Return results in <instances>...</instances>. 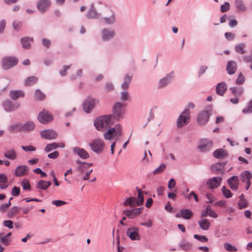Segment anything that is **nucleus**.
<instances>
[{"instance_id":"nucleus-1","label":"nucleus","mask_w":252,"mask_h":252,"mask_svg":"<svg viewBox=\"0 0 252 252\" xmlns=\"http://www.w3.org/2000/svg\"><path fill=\"white\" fill-rule=\"evenodd\" d=\"M114 122L109 115H103L95 119L94 126L98 130L104 131L109 125H112Z\"/></svg>"},{"instance_id":"nucleus-2","label":"nucleus","mask_w":252,"mask_h":252,"mask_svg":"<svg viewBox=\"0 0 252 252\" xmlns=\"http://www.w3.org/2000/svg\"><path fill=\"white\" fill-rule=\"evenodd\" d=\"M125 113V105L121 102L115 103L113 107L112 114L109 115L114 121H120L124 118Z\"/></svg>"},{"instance_id":"nucleus-3","label":"nucleus","mask_w":252,"mask_h":252,"mask_svg":"<svg viewBox=\"0 0 252 252\" xmlns=\"http://www.w3.org/2000/svg\"><path fill=\"white\" fill-rule=\"evenodd\" d=\"M213 112V105H207L204 110L200 111L198 114L197 121L199 125H205L208 121Z\"/></svg>"},{"instance_id":"nucleus-4","label":"nucleus","mask_w":252,"mask_h":252,"mask_svg":"<svg viewBox=\"0 0 252 252\" xmlns=\"http://www.w3.org/2000/svg\"><path fill=\"white\" fill-rule=\"evenodd\" d=\"M89 146L94 152L99 154L103 152L105 143L102 139H95L89 143Z\"/></svg>"},{"instance_id":"nucleus-5","label":"nucleus","mask_w":252,"mask_h":252,"mask_svg":"<svg viewBox=\"0 0 252 252\" xmlns=\"http://www.w3.org/2000/svg\"><path fill=\"white\" fill-rule=\"evenodd\" d=\"M190 110L189 109H185L182 114L179 116L177 121V126L182 127L186 125L190 119Z\"/></svg>"},{"instance_id":"nucleus-6","label":"nucleus","mask_w":252,"mask_h":252,"mask_svg":"<svg viewBox=\"0 0 252 252\" xmlns=\"http://www.w3.org/2000/svg\"><path fill=\"white\" fill-rule=\"evenodd\" d=\"M54 116L52 113L45 109L40 112L37 116L38 121L42 124H47L53 120Z\"/></svg>"},{"instance_id":"nucleus-7","label":"nucleus","mask_w":252,"mask_h":252,"mask_svg":"<svg viewBox=\"0 0 252 252\" xmlns=\"http://www.w3.org/2000/svg\"><path fill=\"white\" fill-rule=\"evenodd\" d=\"M213 145V143L211 140L203 139L199 141L197 149L201 152L206 153L212 149Z\"/></svg>"},{"instance_id":"nucleus-8","label":"nucleus","mask_w":252,"mask_h":252,"mask_svg":"<svg viewBox=\"0 0 252 252\" xmlns=\"http://www.w3.org/2000/svg\"><path fill=\"white\" fill-rule=\"evenodd\" d=\"M18 60L15 57H7L2 59V64L3 68L7 70L17 65Z\"/></svg>"},{"instance_id":"nucleus-9","label":"nucleus","mask_w":252,"mask_h":252,"mask_svg":"<svg viewBox=\"0 0 252 252\" xmlns=\"http://www.w3.org/2000/svg\"><path fill=\"white\" fill-rule=\"evenodd\" d=\"M222 178L220 177H214L209 178L206 182V186L211 189L218 188L221 184Z\"/></svg>"},{"instance_id":"nucleus-10","label":"nucleus","mask_w":252,"mask_h":252,"mask_svg":"<svg viewBox=\"0 0 252 252\" xmlns=\"http://www.w3.org/2000/svg\"><path fill=\"white\" fill-rule=\"evenodd\" d=\"M101 34L103 41H108L114 38L115 32L114 30L109 28H103L101 30Z\"/></svg>"},{"instance_id":"nucleus-11","label":"nucleus","mask_w":252,"mask_h":252,"mask_svg":"<svg viewBox=\"0 0 252 252\" xmlns=\"http://www.w3.org/2000/svg\"><path fill=\"white\" fill-rule=\"evenodd\" d=\"M174 77L173 71H171L170 73L167 74L165 77L159 80L158 86V88L162 89L166 87L170 83L171 81L173 79Z\"/></svg>"},{"instance_id":"nucleus-12","label":"nucleus","mask_w":252,"mask_h":252,"mask_svg":"<svg viewBox=\"0 0 252 252\" xmlns=\"http://www.w3.org/2000/svg\"><path fill=\"white\" fill-rule=\"evenodd\" d=\"M95 104V100L91 97H88L83 103V108L86 113H90Z\"/></svg>"},{"instance_id":"nucleus-13","label":"nucleus","mask_w":252,"mask_h":252,"mask_svg":"<svg viewBox=\"0 0 252 252\" xmlns=\"http://www.w3.org/2000/svg\"><path fill=\"white\" fill-rule=\"evenodd\" d=\"M3 107L6 112H10L18 109L20 107V104L17 102L13 103L9 100H6L3 102Z\"/></svg>"},{"instance_id":"nucleus-14","label":"nucleus","mask_w":252,"mask_h":252,"mask_svg":"<svg viewBox=\"0 0 252 252\" xmlns=\"http://www.w3.org/2000/svg\"><path fill=\"white\" fill-rule=\"evenodd\" d=\"M226 164L225 162H219L212 164L210 167V169L214 173L216 174H224V167Z\"/></svg>"},{"instance_id":"nucleus-15","label":"nucleus","mask_w":252,"mask_h":252,"mask_svg":"<svg viewBox=\"0 0 252 252\" xmlns=\"http://www.w3.org/2000/svg\"><path fill=\"white\" fill-rule=\"evenodd\" d=\"M42 138L46 139H55L58 136V133L53 129H46L40 132Z\"/></svg>"},{"instance_id":"nucleus-16","label":"nucleus","mask_w":252,"mask_h":252,"mask_svg":"<svg viewBox=\"0 0 252 252\" xmlns=\"http://www.w3.org/2000/svg\"><path fill=\"white\" fill-rule=\"evenodd\" d=\"M143 211V208L126 210L123 211V214L125 215L129 219H133L137 217Z\"/></svg>"},{"instance_id":"nucleus-17","label":"nucleus","mask_w":252,"mask_h":252,"mask_svg":"<svg viewBox=\"0 0 252 252\" xmlns=\"http://www.w3.org/2000/svg\"><path fill=\"white\" fill-rule=\"evenodd\" d=\"M138 228L132 227L127 229L126 234L131 240H139L140 237L138 233Z\"/></svg>"},{"instance_id":"nucleus-18","label":"nucleus","mask_w":252,"mask_h":252,"mask_svg":"<svg viewBox=\"0 0 252 252\" xmlns=\"http://www.w3.org/2000/svg\"><path fill=\"white\" fill-rule=\"evenodd\" d=\"M227 183L231 189L236 190L238 189L239 180L237 176H232L227 180Z\"/></svg>"},{"instance_id":"nucleus-19","label":"nucleus","mask_w":252,"mask_h":252,"mask_svg":"<svg viewBox=\"0 0 252 252\" xmlns=\"http://www.w3.org/2000/svg\"><path fill=\"white\" fill-rule=\"evenodd\" d=\"M193 216V213L189 209H183L180 211L179 213L176 214V218H182L186 220L190 219Z\"/></svg>"},{"instance_id":"nucleus-20","label":"nucleus","mask_w":252,"mask_h":252,"mask_svg":"<svg viewBox=\"0 0 252 252\" xmlns=\"http://www.w3.org/2000/svg\"><path fill=\"white\" fill-rule=\"evenodd\" d=\"M51 4L50 0H39L37 3V8L41 12H44Z\"/></svg>"},{"instance_id":"nucleus-21","label":"nucleus","mask_w":252,"mask_h":252,"mask_svg":"<svg viewBox=\"0 0 252 252\" xmlns=\"http://www.w3.org/2000/svg\"><path fill=\"white\" fill-rule=\"evenodd\" d=\"M237 69V63L234 61H229L227 62L226 70L229 75L234 74Z\"/></svg>"},{"instance_id":"nucleus-22","label":"nucleus","mask_w":252,"mask_h":252,"mask_svg":"<svg viewBox=\"0 0 252 252\" xmlns=\"http://www.w3.org/2000/svg\"><path fill=\"white\" fill-rule=\"evenodd\" d=\"M73 153L78 155L80 158L82 159H87L89 158L88 153L84 149L80 148L78 147H75L73 148Z\"/></svg>"},{"instance_id":"nucleus-23","label":"nucleus","mask_w":252,"mask_h":252,"mask_svg":"<svg viewBox=\"0 0 252 252\" xmlns=\"http://www.w3.org/2000/svg\"><path fill=\"white\" fill-rule=\"evenodd\" d=\"M227 87L225 82L219 83L216 87V92L217 94L223 96L227 91Z\"/></svg>"},{"instance_id":"nucleus-24","label":"nucleus","mask_w":252,"mask_h":252,"mask_svg":"<svg viewBox=\"0 0 252 252\" xmlns=\"http://www.w3.org/2000/svg\"><path fill=\"white\" fill-rule=\"evenodd\" d=\"M100 14L98 13L94 7V4H92L90 8L87 13L86 17L88 19H98L99 18Z\"/></svg>"},{"instance_id":"nucleus-25","label":"nucleus","mask_w":252,"mask_h":252,"mask_svg":"<svg viewBox=\"0 0 252 252\" xmlns=\"http://www.w3.org/2000/svg\"><path fill=\"white\" fill-rule=\"evenodd\" d=\"M29 168L25 165H20L17 167L15 170V175L16 177H21L28 173Z\"/></svg>"},{"instance_id":"nucleus-26","label":"nucleus","mask_w":252,"mask_h":252,"mask_svg":"<svg viewBox=\"0 0 252 252\" xmlns=\"http://www.w3.org/2000/svg\"><path fill=\"white\" fill-rule=\"evenodd\" d=\"M109 10L110 12V16L104 17L102 18V20L106 25H113L116 22L115 14L111 9H109Z\"/></svg>"},{"instance_id":"nucleus-27","label":"nucleus","mask_w":252,"mask_h":252,"mask_svg":"<svg viewBox=\"0 0 252 252\" xmlns=\"http://www.w3.org/2000/svg\"><path fill=\"white\" fill-rule=\"evenodd\" d=\"M207 216H209L213 218H217L218 217V215L214 211L211 209L210 206H207L206 209L202 210L201 213V217H205Z\"/></svg>"},{"instance_id":"nucleus-28","label":"nucleus","mask_w":252,"mask_h":252,"mask_svg":"<svg viewBox=\"0 0 252 252\" xmlns=\"http://www.w3.org/2000/svg\"><path fill=\"white\" fill-rule=\"evenodd\" d=\"M213 156L216 158H222L227 156V152L225 150L220 148L215 150L213 154Z\"/></svg>"},{"instance_id":"nucleus-29","label":"nucleus","mask_w":252,"mask_h":252,"mask_svg":"<svg viewBox=\"0 0 252 252\" xmlns=\"http://www.w3.org/2000/svg\"><path fill=\"white\" fill-rule=\"evenodd\" d=\"M229 90L234 96L240 97L243 93L244 89L242 87H231Z\"/></svg>"},{"instance_id":"nucleus-30","label":"nucleus","mask_w":252,"mask_h":252,"mask_svg":"<svg viewBox=\"0 0 252 252\" xmlns=\"http://www.w3.org/2000/svg\"><path fill=\"white\" fill-rule=\"evenodd\" d=\"M51 182L41 180L36 184V188L39 189L46 190L51 185Z\"/></svg>"},{"instance_id":"nucleus-31","label":"nucleus","mask_w":252,"mask_h":252,"mask_svg":"<svg viewBox=\"0 0 252 252\" xmlns=\"http://www.w3.org/2000/svg\"><path fill=\"white\" fill-rule=\"evenodd\" d=\"M9 95L12 99L16 100L20 97H24V93L21 90L11 91L9 93Z\"/></svg>"},{"instance_id":"nucleus-32","label":"nucleus","mask_w":252,"mask_h":252,"mask_svg":"<svg viewBox=\"0 0 252 252\" xmlns=\"http://www.w3.org/2000/svg\"><path fill=\"white\" fill-rule=\"evenodd\" d=\"M33 41L32 37H24L21 38V42L23 48L29 49L31 48V42Z\"/></svg>"},{"instance_id":"nucleus-33","label":"nucleus","mask_w":252,"mask_h":252,"mask_svg":"<svg viewBox=\"0 0 252 252\" xmlns=\"http://www.w3.org/2000/svg\"><path fill=\"white\" fill-rule=\"evenodd\" d=\"M252 177V173L248 170H245L242 172L240 174V178L242 182L250 181Z\"/></svg>"},{"instance_id":"nucleus-34","label":"nucleus","mask_w":252,"mask_h":252,"mask_svg":"<svg viewBox=\"0 0 252 252\" xmlns=\"http://www.w3.org/2000/svg\"><path fill=\"white\" fill-rule=\"evenodd\" d=\"M234 4L238 11L241 12H245L246 11L247 7L243 0H235Z\"/></svg>"},{"instance_id":"nucleus-35","label":"nucleus","mask_w":252,"mask_h":252,"mask_svg":"<svg viewBox=\"0 0 252 252\" xmlns=\"http://www.w3.org/2000/svg\"><path fill=\"white\" fill-rule=\"evenodd\" d=\"M116 130L115 127H110L107 131L104 134V138L106 140H111L114 136V134L115 133Z\"/></svg>"},{"instance_id":"nucleus-36","label":"nucleus","mask_w":252,"mask_h":252,"mask_svg":"<svg viewBox=\"0 0 252 252\" xmlns=\"http://www.w3.org/2000/svg\"><path fill=\"white\" fill-rule=\"evenodd\" d=\"M200 228L204 230L209 229L210 226V222L207 219H203L198 221Z\"/></svg>"},{"instance_id":"nucleus-37","label":"nucleus","mask_w":252,"mask_h":252,"mask_svg":"<svg viewBox=\"0 0 252 252\" xmlns=\"http://www.w3.org/2000/svg\"><path fill=\"white\" fill-rule=\"evenodd\" d=\"M22 131H30L32 130L35 127L34 123L31 121H28L24 124H22Z\"/></svg>"},{"instance_id":"nucleus-38","label":"nucleus","mask_w":252,"mask_h":252,"mask_svg":"<svg viewBox=\"0 0 252 252\" xmlns=\"http://www.w3.org/2000/svg\"><path fill=\"white\" fill-rule=\"evenodd\" d=\"M4 157L11 160H14L17 157L16 153L14 149L8 150L4 153Z\"/></svg>"},{"instance_id":"nucleus-39","label":"nucleus","mask_w":252,"mask_h":252,"mask_svg":"<svg viewBox=\"0 0 252 252\" xmlns=\"http://www.w3.org/2000/svg\"><path fill=\"white\" fill-rule=\"evenodd\" d=\"M8 129L11 132L22 131V124L18 123L12 125L8 127Z\"/></svg>"},{"instance_id":"nucleus-40","label":"nucleus","mask_w":252,"mask_h":252,"mask_svg":"<svg viewBox=\"0 0 252 252\" xmlns=\"http://www.w3.org/2000/svg\"><path fill=\"white\" fill-rule=\"evenodd\" d=\"M136 189L138 191V196L137 197V201H136V205L139 206L143 204L144 196L142 191L137 187H136Z\"/></svg>"},{"instance_id":"nucleus-41","label":"nucleus","mask_w":252,"mask_h":252,"mask_svg":"<svg viewBox=\"0 0 252 252\" xmlns=\"http://www.w3.org/2000/svg\"><path fill=\"white\" fill-rule=\"evenodd\" d=\"M132 76L126 75L124 78V82L121 85V87L124 90H126L128 88L129 84L131 81Z\"/></svg>"},{"instance_id":"nucleus-42","label":"nucleus","mask_w":252,"mask_h":252,"mask_svg":"<svg viewBox=\"0 0 252 252\" xmlns=\"http://www.w3.org/2000/svg\"><path fill=\"white\" fill-rule=\"evenodd\" d=\"M10 243V238H7L3 232L0 233V245H1V243H2L3 245L7 246L9 245Z\"/></svg>"},{"instance_id":"nucleus-43","label":"nucleus","mask_w":252,"mask_h":252,"mask_svg":"<svg viewBox=\"0 0 252 252\" xmlns=\"http://www.w3.org/2000/svg\"><path fill=\"white\" fill-rule=\"evenodd\" d=\"M21 210V208L17 206L11 207L7 214V216L9 218H12L16 214H17Z\"/></svg>"},{"instance_id":"nucleus-44","label":"nucleus","mask_w":252,"mask_h":252,"mask_svg":"<svg viewBox=\"0 0 252 252\" xmlns=\"http://www.w3.org/2000/svg\"><path fill=\"white\" fill-rule=\"evenodd\" d=\"M125 206H129L131 207H134L136 206V199L135 197L127 198L124 202Z\"/></svg>"},{"instance_id":"nucleus-45","label":"nucleus","mask_w":252,"mask_h":252,"mask_svg":"<svg viewBox=\"0 0 252 252\" xmlns=\"http://www.w3.org/2000/svg\"><path fill=\"white\" fill-rule=\"evenodd\" d=\"M59 146V143L54 142L51 144H48L45 148V151L46 153H49L51 151L54 150Z\"/></svg>"},{"instance_id":"nucleus-46","label":"nucleus","mask_w":252,"mask_h":252,"mask_svg":"<svg viewBox=\"0 0 252 252\" xmlns=\"http://www.w3.org/2000/svg\"><path fill=\"white\" fill-rule=\"evenodd\" d=\"M76 170L79 172L80 175L82 176L86 171L88 170V167L86 165V162H84V163L79 165L77 167Z\"/></svg>"},{"instance_id":"nucleus-47","label":"nucleus","mask_w":252,"mask_h":252,"mask_svg":"<svg viewBox=\"0 0 252 252\" xmlns=\"http://www.w3.org/2000/svg\"><path fill=\"white\" fill-rule=\"evenodd\" d=\"M37 78L34 76H30L25 80V83L27 86H30L34 84L37 82Z\"/></svg>"},{"instance_id":"nucleus-48","label":"nucleus","mask_w":252,"mask_h":252,"mask_svg":"<svg viewBox=\"0 0 252 252\" xmlns=\"http://www.w3.org/2000/svg\"><path fill=\"white\" fill-rule=\"evenodd\" d=\"M245 80V77L242 73L241 72L239 73L237 79L236 80L235 83L237 85H242L244 84Z\"/></svg>"},{"instance_id":"nucleus-49","label":"nucleus","mask_w":252,"mask_h":252,"mask_svg":"<svg viewBox=\"0 0 252 252\" xmlns=\"http://www.w3.org/2000/svg\"><path fill=\"white\" fill-rule=\"evenodd\" d=\"M221 191L223 195L227 198H229L232 196V193L231 191L228 189L225 186H223L221 188Z\"/></svg>"},{"instance_id":"nucleus-50","label":"nucleus","mask_w":252,"mask_h":252,"mask_svg":"<svg viewBox=\"0 0 252 252\" xmlns=\"http://www.w3.org/2000/svg\"><path fill=\"white\" fill-rule=\"evenodd\" d=\"M245 47V44L244 43H240L237 44L235 47V51L241 54H243L245 53V51L243 48Z\"/></svg>"},{"instance_id":"nucleus-51","label":"nucleus","mask_w":252,"mask_h":252,"mask_svg":"<svg viewBox=\"0 0 252 252\" xmlns=\"http://www.w3.org/2000/svg\"><path fill=\"white\" fill-rule=\"evenodd\" d=\"M166 168V164L164 163H162L160 165V166L155 169L153 173L154 175H157L162 173Z\"/></svg>"},{"instance_id":"nucleus-52","label":"nucleus","mask_w":252,"mask_h":252,"mask_svg":"<svg viewBox=\"0 0 252 252\" xmlns=\"http://www.w3.org/2000/svg\"><path fill=\"white\" fill-rule=\"evenodd\" d=\"M193 237H194V238L199 241L201 242L205 243V242H207L208 241V239L207 238V237L204 235H197V234H194L193 235Z\"/></svg>"},{"instance_id":"nucleus-53","label":"nucleus","mask_w":252,"mask_h":252,"mask_svg":"<svg viewBox=\"0 0 252 252\" xmlns=\"http://www.w3.org/2000/svg\"><path fill=\"white\" fill-rule=\"evenodd\" d=\"M35 98L37 100H42L45 98V95L40 90H36L34 94Z\"/></svg>"},{"instance_id":"nucleus-54","label":"nucleus","mask_w":252,"mask_h":252,"mask_svg":"<svg viewBox=\"0 0 252 252\" xmlns=\"http://www.w3.org/2000/svg\"><path fill=\"white\" fill-rule=\"evenodd\" d=\"M21 185L24 190H29L31 189L29 181L26 180H23L21 182Z\"/></svg>"},{"instance_id":"nucleus-55","label":"nucleus","mask_w":252,"mask_h":252,"mask_svg":"<svg viewBox=\"0 0 252 252\" xmlns=\"http://www.w3.org/2000/svg\"><path fill=\"white\" fill-rule=\"evenodd\" d=\"M242 112L244 114L252 113V99L250 101L247 107L243 109Z\"/></svg>"},{"instance_id":"nucleus-56","label":"nucleus","mask_w":252,"mask_h":252,"mask_svg":"<svg viewBox=\"0 0 252 252\" xmlns=\"http://www.w3.org/2000/svg\"><path fill=\"white\" fill-rule=\"evenodd\" d=\"M179 247L184 251H188L191 247V245L188 243H182L179 244Z\"/></svg>"},{"instance_id":"nucleus-57","label":"nucleus","mask_w":252,"mask_h":252,"mask_svg":"<svg viewBox=\"0 0 252 252\" xmlns=\"http://www.w3.org/2000/svg\"><path fill=\"white\" fill-rule=\"evenodd\" d=\"M224 248L229 252H236L237 251V249L234 246L229 244V243H224Z\"/></svg>"},{"instance_id":"nucleus-58","label":"nucleus","mask_w":252,"mask_h":252,"mask_svg":"<svg viewBox=\"0 0 252 252\" xmlns=\"http://www.w3.org/2000/svg\"><path fill=\"white\" fill-rule=\"evenodd\" d=\"M230 8L229 3L228 2H225L224 4L220 6V11L221 12H225L227 11Z\"/></svg>"},{"instance_id":"nucleus-59","label":"nucleus","mask_w":252,"mask_h":252,"mask_svg":"<svg viewBox=\"0 0 252 252\" xmlns=\"http://www.w3.org/2000/svg\"><path fill=\"white\" fill-rule=\"evenodd\" d=\"M224 36L228 41L233 40L235 37V34L230 32H226L224 33Z\"/></svg>"},{"instance_id":"nucleus-60","label":"nucleus","mask_w":252,"mask_h":252,"mask_svg":"<svg viewBox=\"0 0 252 252\" xmlns=\"http://www.w3.org/2000/svg\"><path fill=\"white\" fill-rule=\"evenodd\" d=\"M70 67H71V65H64L63 66V69H61L60 71V74L63 77L65 76L66 75L67 70L69 69L70 68Z\"/></svg>"},{"instance_id":"nucleus-61","label":"nucleus","mask_w":252,"mask_h":252,"mask_svg":"<svg viewBox=\"0 0 252 252\" xmlns=\"http://www.w3.org/2000/svg\"><path fill=\"white\" fill-rule=\"evenodd\" d=\"M52 204L56 206L57 207H60L66 204V202L64 201L57 200L52 201Z\"/></svg>"},{"instance_id":"nucleus-62","label":"nucleus","mask_w":252,"mask_h":252,"mask_svg":"<svg viewBox=\"0 0 252 252\" xmlns=\"http://www.w3.org/2000/svg\"><path fill=\"white\" fill-rule=\"evenodd\" d=\"M126 90H124L121 93V99L123 101H126L128 98V93Z\"/></svg>"},{"instance_id":"nucleus-63","label":"nucleus","mask_w":252,"mask_h":252,"mask_svg":"<svg viewBox=\"0 0 252 252\" xmlns=\"http://www.w3.org/2000/svg\"><path fill=\"white\" fill-rule=\"evenodd\" d=\"M20 192V187H17L16 186H14L12 189L11 194L13 196H17L19 195Z\"/></svg>"},{"instance_id":"nucleus-64","label":"nucleus","mask_w":252,"mask_h":252,"mask_svg":"<svg viewBox=\"0 0 252 252\" xmlns=\"http://www.w3.org/2000/svg\"><path fill=\"white\" fill-rule=\"evenodd\" d=\"M22 26V23L20 21H14L13 22V27L16 31H19Z\"/></svg>"}]
</instances>
